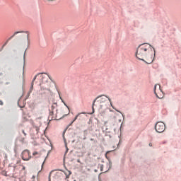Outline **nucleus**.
Returning a JSON list of instances; mask_svg holds the SVG:
<instances>
[{
	"label": "nucleus",
	"mask_w": 181,
	"mask_h": 181,
	"mask_svg": "<svg viewBox=\"0 0 181 181\" xmlns=\"http://www.w3.org/2000/svg\"><path fill=\"white\" fill-rule=\"evenodd\" d=\"M0 105H4V102L1 100H0Z\"/></svg>",
	"instance_id": "nucleus-13"
},
{
	"label": "nucleus",
	"mask_w": 181,
	"mask_h": 181,
	"mask_svg": "<svg viewBox=\"0 0 181 181\" xmlns=\"http://www.w3.org/2000/svg\"><path fill=\"white\" fill-rule=\"evenodd\" d=\"M43 165H45V161L43 162V163H42V166H43Z\"/></svg>",
	"instance_id": "nucleus-23"
},
{
	"label": "nucleus",
	"mask_w": 181,
	"mask_h": 181,
	"mask_svg": "<svg viewBox=\"0 0 181 181\" xmlns=\"http://www.w3.org/2000/svg\"><path fill=\"white\" fill-rule=\"evenodd\" d=\"M21 158L23 160H30L32 158L30 151H29V150H24L21 153Z\"/></svg>",
	"instance_id": "nucleus-4"
},
{
	"label": "nucleus",
	"mask_w": 181,
	"mask_h": 181,
	"mask_svg": "<svg viewBox=\"0 0 181 181\" xmlns=\"http://www.w3.org/2000/svg\"><path fill=\"white\" fill-rule=\"evenodd\" d=\"M49 181H50V178H49Z\"/></svg>",
	"instance_id": "nucleus-28"
},
{
	"label": "nucleus",
	"mask_w": 181,
	"mask_h": 181,
	"mask_svg": "<svg viewBox=\"0 0 181 181\" xmlns=\"http://www.w3.org/2000/svg\"><path fill=\"white\" fill-rule=\"evenodd\" d=\"M100 168H101V170H103V165H101Z\"/></svg>",
	"instance_id": "nucleus-21"
},
{
	"label": "nucleus",
	"mask_w": 181,
	"mask_h": 181,
	"mask_svg": "<svg viewBox=\"0 0 181 181\" xmlns=\"http://www.w3.org/2000/svg\"><path fill=\"white\" fill-rule=\"evenodd\" d=\"M0 76H4V74L3 73H0Z\"/></svg>",
	"instance_id": "nucleus-20"
},
{
	"label": "nucleus",
	"mask_w": 181,
	"mask_h": 181,
	"mask_svg": "<svg viewBox=\"0 0 181 181\" xmlns=\"http://www.w3.org/2000/svg\"><path fill=\"white\" fill-rule=\"evenodd\" d=\"M56 108H57V103H54L51 106V109H49V112L51 115H53V114H54V110H56Z\"/></svg>",
	"instance_id": "nucleus-6"
},
{
	"label": "nucleus",
	"mask_w": 181,
	"mask_h": 181,
	"mask_svg": "<svg viewBox=\"0 0 181 181\" xmlns=\"http://www.w3.org/2000/svg\"><path fill=\"white\" fill-rule=\"evenodd\" d=\"M18 33H24L23 35H21V37H23V39H25L28 43H29V32L26 31H17L15 32L13 36H16V35H18Z\"/></svg>",
	"instance_id": "nucleus-5"
},
{
	"label": "nucleus",
	"mask_w": 181,
	"mask_h": 181,
	"mask_svg": "<svg viewBox=\"0 0 181 181\" xmlns=\"http://www.w3.org/2000/svg\"><path fill=\"white\" fill-rule=\"evenodd\" d=\"M66 179H69V176H70V175H71V171H67L66 173H65Z\"/></svg>",
	"instance_id": "nucleus-9"
},
{
	"label": "nucleus",
	"mask_w": 181,
	"mask_h": 181,
	"mask_svg": "<svg viewBox=\"0 0 181 181\" xmlns=\"http://www.w3.org/2000/svg\"><path fill=\"white\" fill-rule=\"evenodd\" d=\"M106 153H110V151H107Z\"/></svg>",
	"instance_id": "nucleus-24"
},
{
	"label": "nucleus",
	"mask_w": 181,
	"mask_h": 181,
	"mask_svg": "<svg viewBox=\"0 0 181 181\" xmlns=\"http://www.w3.org/2000/svg\"><path fill=\"white\" fill-rule=\"evenodd\" d=\"M37 77V75H36L33 81H32V83H31V87H30V91H33V86H34V83H35V81L36 80V78Z\"/></svg>",
	"instance_id": "nucleus-8"
},
{
	"label": "nucleus",
	"mask_w": 181,
	"mask_h": 181,
	"mask_svg": "<svg viewBox=\"0 0 181 181\" xmlns=\"http://www.w3.org/2000/svg\"><path fill=\"white\" fill-rule=\"evenodd\" d=\"M59 95L60 100H62V103H64V101H63V99L62 98V96H60V93H59Z\"/></svg>",
	"instance_id": "nucleus-12"
},
{
	"label": "nucleus",
	"mask_w": 181,
	"mask_h": 181,
	"mask_svg": "<svg viewBox=\"0 0 181 181\" xmlns=\"http://www.w3.org/2000/svg\"><path fill=\"white\" fill-rule=\"evenodd\" d=\"M149 146H152V143H149Z\"/></svg>",
	"instance_id": "nucleus-18"
},
{
	"label": "nucleus",
	"mask_w": 181,
	"mask_h": 181,
	"mask_svg": "<svg viewBox=\"0 0 181 181\" xmlns=\"http://www.w3.org/2000/svg\"><path fill=\"white\" fill-rule=\"evenodd\" d=\"M155 129L158 134H162L165 131V123L158 122L155 125Z\"/></svg>",
	"instance_id": "nucleus-3"
},
{
	"label": "nucleus",
	"mask_w": 181,
	"mask_h": 181,
	"mask_svg": "<svg viewBox=\"0 0 181 181\" xmlns=\"http://www.w3.org/2000/svg\"><path fill=\"white\" fill-rule=\"evenodd\" d=\"M153 50H154V53H155V48H153Z\"/></svg>",
	"instance_id": "nucleus-25"
},
{
	"label": "nucleus",
	"mask_w": 181,
	"mask_h": 181,
	"mask_svg": "<svg viewBox=\"0 0 181 181\" xmlns=\"http://www.w3.org/2000/svg\"><path fill=\"white\" fill-rule=\"evenodd\" d=\"M107 99L109 100L110 104H111V99L107 96H105L104 98H100V96L97 97L93 103L92 105V110H93V112H94V106L95 105L96 107H98V108H101L103 107L102 104H104V103H105V101H107Z\"/></svg>",
	"instance_id": "nucleus-2"
},
{
	"label": "nucleus",
	"mask_w": 181,
	"mask_h": 181,
	"mask_svg": "<svg viewBox=\"0 0 181 181\" xmlns=\"http://www.w3.org/2000/svg\"><path fill=\"white\" fill-rule=\"evenodd\" d=\"M23 170H25V169H26V168H25V166H23Z\"/></svg>",
	"instance_id": "nucleus-16"
},
{
	"label": "nucleus",
	"mask_w": 181,
	"mask_h": 181,
	"mask_svg": "<svg viewBox=\"0 0 181 181\" xmlns=\"http://www.w3.org/2000/svg\"><path fill=\"white\" fill-rule=\"evenodd\" d=\"M6 84H9V83H6Z\"/></svg>",
	"instance_id": "nucleus-27"
},
{
	"label": "nucleus",
	"mask_w": 181,
	"mask_h": 181,
	"mask_svg": "<svg viewBox=\"0 0 181 181\" xmlns=\"http://www.w3.org/2000/svg\"><path fill=\"white\" fill-rule=\"evenodd\" d=\"M64 104V105H66V107H67V108H69V106H67V105H66L65 103Z\"/></svg>",
	"instance_id": "nucleus-19"
},
{
	"label": "nucleus",
	"mask_w": 181,
	"mask_h": 181,
	"mask_svg": "<svg viewBox=\"0 0 181 181\" xmlns=\"http://www.w3.org/2000/svg\"><path fill=\"white\" fill-rule=\"evenodd\" d=\"M90 141H94V139H90Z\"/></svg>",
	"instance_id": "nucleus-22"
},
{
	"label": "nucleus",
	"mask_w": 181,
	"mask_h": 181,
	"mask_svg": "<svg viewBox=\"0 0 181 181\" xmlns=\"http://www.w3.org/2000/svg\"><path fill=\"white\" fill-rule=\"evenodd\" d=\"M159 91H160V93H162V90L160 89V86H159Z\"/></svg>",
	"instance_id": "nucleus-15"
},
{
	"label": "nucleus",
	"mask_w": 181,
	"mask_h": 181,
	"mask_svg": "<svg viewBox=\"0 0 181 181\" xmlns=\"http://www.w3.org/2000/svg\"><path fill=\"white\" fill-rule=\"evenodd\" d=\"M154 93L156 95L157 98H163V95L160 94V95H158V93H156V85H155V86H154Z\"/></svg>",
	"instance_id": "nucleus-7"
},
{
	"label": "nucleus",
	"mask_w": 181,
	"mask_h": 181,
	"mask_svg": "<svg viewBox=\"0 0 181 181\" xmlns=\"http://www.w3.org/2000/svg\"><path fill=\"white\" fill-rule=\"evenodd\" d=\"M36 155H39V152L35 151L34 153H33V156H36Z\"/></svg>",
	"instance_id": "nucleus-11"
},
{
	"label": "nucleus",
	"mask_w": 181,
	"mask_h": 181,
	"mask_svg": "<svg viewBox=\"0 0 181 181\" xmlns=\"http://www.w3.org/2000/svg\"><path fill=\"white\" fill-rule=\"evenodd\" d=\"M78 115H80V114H78V115L75 117V118H74V120L72 121L71 124H73V122H74L76 121V119H77V118H78Z\"/></svg>",
	"instance_id": "nucleus-10"
},
{
	"label": "nucleus",
	"mask_w": 181,
	"mask_h": 181,
	"mask_svg": "<svg viewBox=\"0 0 181 181\" xmlns=\"http://www.w3.org/2000/svg\"><path fill=\"white\" fill-rule=\"evenodd\" d=\"M152 52V45L149 44L140 45L136 52V57L147 64H151L153 62V56L150 53Z\"/></svg>",
	"instance_id": "nucleus-1"
},
{
	"label": "nucleus",
	"mask_w": 181,
	"mask_h": 181,
	"mask_svg": "<svg viewBox=\"0 0 181 181\" xmlns=\"http://www.w3.org/2000/svg\"><path fill=\"white\" fill-rule=\"evenodd\" d=\"M22 132L25 135V136H26V133L25 132V130H23Z\"/></svg>",
	"instance_id": "nucleus-14"
},
{
	"label": "nucleus",
	"mask_w": 181,
	"mask_h": 181,
	"mask_svg": "<svg viewBox=\"0 0 181 181\" xmlns=\"http://www.w3.org/2000/svg\"><path fill=\"white\" fill-rule=\"evenodd\" d=\"M43 90H45V89H43V88H41L40 91H43Z\"/></svg>",
	"instance_id": "nucleus-17"
},
{
	"label": "nucleus",
	"mask_w": 181,
	"mask_h": 181,
	"mask_svg": "<svg viewBox=\"0 0 181 181\" xmlns=\"http://www.w3.org/2000/svg\"><path fill=\"white\" fill-rule=\"evenodd\" d=\"M117 112H119V110H117Z\"/></svg>",
	"instance_id": "nucleus-26"
}]
</instances>
